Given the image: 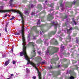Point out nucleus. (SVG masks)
<instances>
[{"label":"nucleus","instance_id":"f257e3e1","mask_svg":"<svg viewBox=\"0 0 79 79\" xmlns=\"http://www.w3.org/2000/svg\"><path fill=\"white\" fill-rule=\"evenodd\" d=\"M10 11H13L14 12H16L17 13H19V14L20 16L21 17L22 27V30L21 31L22 33L23 42H25V38L24 35V20L23 19V14L18 10H15L13 9L11 10H0V13H6V12H10Z\"/></svg>","mask_w":79,"mask_h":79},{"label":"nucleus","instance_id":"f03ea898","mask_svg":"<svg viewBox=\"0 0 79 79\" xmlns=\"http://www.w3.org/2000/svg\"><path fill=\"white\" fill-rule=\"evenodd\" d=\"M25 58L26 60L28 61L27 64H29V63H30L31 65H32V66H33V67H34L35 68V69H36L37 71H38V75L39 76V79H42L41 78V74H40V73L39 72V71L38 70V68H37V67H36V64H34V63L33 62H30V60H30V59L29 58L28 56Z\"/></svg>","mask_w":79,"mask_h":79},{"label":"nucleus","instance_id":"7ed1b4c3","mask_svg":"<svg viewBox=\"0 0 79 79\" xmlns=\"http://www.w3.org/2000/svg\"><path fill=\"white\" fill-rule=\"evenodd\" d=\"M20 55L21 56H23V55H24L25 58L28 56H27V53H26V46H25V45H23V51L20 52Z\"/></svg>","mask_w":79,"mask_h":79},{"label":"nucleus","instance_id":"20e7f679","mask_svg":"<svg viewBox=\"0 0 79 79\" xmlns=\"http://www.w3.org/2000/svg\"><path fill=\"white\" fill-rule=\"evenodd\" d=\"M10 61L9 60H8L7 61H6L4 64L5 66H7V65L9 64V63H10Z\"/></svg>","mask_w":79,"mask_h":79},{"label":"nucleus","instance_id":"39448f33","mask_svg":"<svg viewBox=\"0 0 79 79\" xmlns=\"http://www.w3.org/2000/svg\"><path fill=\"white\" fill-rule=\"evenodd\" d=\"M73 30L72 27H71L69 29H68L67 30V32L68 33L69 32H70V31H71V30Z\"/></svg>","mask_w":79,"mask_h":79},{"label":"nucleus","instance_id":"423d86ee","mask_svg":"<svg viewBox=\"0 0 79 79\" xmlns=\"http://www.w3.org/2000/svg\"><path fill=\"white\" fill-rule=\"evenodd\" d=\"M21 33V32H20L19 33H15V35H19Z\"/></svg>","mask_w":79,"mask_h":79},{"label":"nucleus","instance_id":"0eeeda50","mask_svg":"<svg viewBox=\"0 0 79 79\" xmlns=\"http://www.w3.org/2000/svg\"><path fill=\"white\" fill-rule=\"evenodd\" d=\"M26 70H27V73H30L29 69L28 68H27L26 69Z\"/></svg>","mask_w":79,"mask_h":79},{"label":"nucleus","instance_id":"6e6552de","mask_svg":"<svg viewBox=\"0 0 79 79\" xmlns=\"http://www.w3.org/2000/svg\"><path fill=\"white\" fill-rule=\"evenodd\" d=\"M12 63L13 64H16V61L15 60H13Z\"/></svg>","mask_w":79,"mask_h":79},{"label":"nucleus","instance_id":"1a4fd4ad","mask_svg":"<svg viewBox=\"0 0 79 79\" xmlns=\"http://www.w3.org/2000/svg\"><path fill=\"white\" fill-rule=\"evenodd\" d=\"M35 49H34V50H33V51H32V52L33 53H34V55H35V54H36V53H35Z\"/></svg>","mask_w":79,"mask_h":79},{"label":"nucleus","instance_id":"9d476101","mask_svg":"<svg viewBox=\"0 0 79 79\" xmlns=\"http://www.w3.org/2000/svg\"><path fill=\"white\" fill-rule=\"evenodd\" d=\"M14 19H15V17H12V18L10 19V20H13Z\"/></svg>","mask_w":79,"mask_h":79},{"label":"nucleus","instance_id":"9b49d317","mask_svg":"<svg viewBox=\"0 0 79 79\" xmlns=\"http://www.w3.org/2000/svg\"><path fill=\"white\" fill-rule=\"evenodd\" d=\"M37 24H40V20H39L37 23Z\"/></svg>","mask_w":79,"mask_h":79},{"label":"nucleus","instance_id":"f8f14e48","mask_svg":"<svg viewBox=\"0 0 79 79\" xmlns=\"http://www.w3.org/2000/svg\"><path fill=\"white\" fill-rule=\"evenodd\" d=\"M3 8V7L2 6H0V10H2Z\"/></svg>","mask_w":79,"mask_h":79},{"label":"nucleus","instance_id":"ddd939ff","mask_svg":"<svg viewBox=\"0 0 79 79\" xmlns=\"http://www.w3.org/2000/svg\"><path fill=\"white\" fill-rule=\"evenodd\" d=\"M5 31L6 32H8V31H7V29L6 28V27L5 28Z\"/></svg>","mask_w":79,"mask_h":79},{"label":"nucleus","instance_id":"4468645a","mask_svg":"<svg viewBox=\"0 0 79 79\" xmlns=\"http://www.w3.org/2000/svg\"><path fill=\"white\" fill-rule=\"evenodd\" d=\"M70 79H74V77H73L71 76L70 77Z\"/></svg>","mask_w":79,"mask_h":79},{"label":"nucleus","instance_id":"2eb2a0df","mask_svg":"<svg viewBox=\"0 0 79 79\" xmlns=\"http://www.w3.org/2000/svg\"><path fill=\"white\" fill-rule=\"evenodd\" d=\"M34 43H31V44H32L33 46V47H34Z\"/></svg>","mask_w":79,"mask_h":79},{"label":"nucleus","instance_id":"dca6fc26","mask_svg":"<svg viewBox=\"0 0 79 79\" xmlns=\"http://www.w3.org/2000/svg\"><path fill=\"white\" fill-rule=\"evenodd\" d=\"M55 44L56 45H57V44H58V42H57V41H56Z\"/></svg>","mask_w":79,"mask_h":79},{"label":"nucleus","instance_id":"f3484780","mask_svg":"<svg viewBox=\"0 0 79 79\" xmlns=\"http://www.w3.org/2000/svg\"><path fill=\"white\" fill-rule=\"evenodd\" d=\"M61 48H64V46H63V45L61 44Z\"/></svg>","mask_w":79,"mask_h":79},{"label":"nucleus","instance_id":"a211bd4d","mask_svg":"<svg viewBox=\"0 0 79 79\" xmlns=\"http://www.w3.org/2000/svg\"><path fill=\"white\" fill-rule=\"evenodd\" d=\"M36 28V27H35V26L33 27V29H35Z\"/></svg>","mask_w":79,"mask_h":79},{"label":"nucleus","instance_id":"6ab92c4d","mask_svg":"<svg viewBox=\"0 0 79 79\" xmlns=\"http://www.w3.org/2000/svg\"><path fill=\"white\" fill-rule=\"evenodd\" d=\"M55 49H56V50H58V48H56Z\"/></svg>","mask_w":79,"mask_h":79},{"label":"nucleus","instance_id":"aec40b11","mask_svg":"<svg viewBox=\"0 0 79 79\" xmlns=\"http://www.w3.org/2000/svg\"><path fill=\"white\" fill-rule=\"evenodd\" d=\"M36 78V77H33V79H35Z\"/></svg>","mask_w":79,"mask_h":79},{"label":"nucleus","instance_id":"412c9836","mask_svg":"<svg viewBox=\"0 0 79 79\" xmlns=\"http://www.w3.org/2000/svg\"><path fill=\"white\" fill-rule=\"evenodd\" d=\"M8 16V15H7V14H6V15H5V17H4V18H6V16Z\"/></svg>","mask_w":79,"mask_h":79},{"label":"nucleus","instance_id":"4be33fe9","mask_svg":"<svg viewBox=\"0 0 79 79\" xmlns=\"http://www.w3.org/2000/svg\"><path fill=\"white\" fill-rule=\"evenodd\" d=\"M11 76H14V75H13V74H11Z\"/></svg>","mask_w":79,"mask_h":79},{"label":"nucleus","instance_id":"5701e85b","mask_svg":"<svg viewBox=\"0 0 79 79\" xmlns=\"http://www.w3.org/2000/svg\"><path fill=\"white\" fill-rule=\"evenodd\" d=\"M38 53H39V54H40L41 52H38Z\"/></svg>","mask_w":79,"mask_h":79},{"label":"nucleus","instance_id":"b1692460","mask_svg":"<svg viewBox=\"0 0 79 79\" xmlns=\"http://www.w3.org/2000/svg\"><path fill=\"white\" fill-rule=\"evenodd\" d=\"M8 24H9V23H6V26H7V25H8Z\"/></svg>","mask_w":79,"mask_h":79},{"label":"nucleus","instance_id":"393cba45","mask_svg":"<svg viewBox=\"0 0 79 79\" xmlns=\"http://www.w3.org/2000/svg\"><path fill=\"white\" fill-rule=\"evenodd\" d=\"M34 56H32L31 57V58H34Z\"/></svg>","mask_w":79,"mask_h":79},{"label":"nucleus","instance_id":"a878e982","mask_svg":"<svg viewBox=\"0 0 79 79\" xmlns=\"http://www.w3.org/2000/svg\"><path fill=\"white\" fill-rule=\"evenodd\" d=\"M13 2V0H10V2Z\"/></svg>","mask_w":79,"mask_h":79},{"label":"nucleus","instance_id":"bb28decb","mask_svg":"<svg viewBox=\"0 0 79 79\" xmlns=\"http://www.w3.org/2000/svg\"><path fill=\"white\" fill-rule=\"evenodd\" d=\"M25 13L26 14L27 13V11H25Z\"/></svg>","mask_w":79,"mask_h":79},{"label":"nucleus","instance_id":"cd10ccee","mask_svg":"<svg viewBox=\"0 0 79 79\" xmlns=\"http://www.w3.org/2000/svg\"><path fill=\"white\" fill-rule=\"evenodd\" d=\"M9 77L10 79H11V78H12V77H11V76L10 77Z\"/></svg>","mask_w":79,"mask_h":79},{"label":"nucleus","instance_id":"c85d7f7f","mask_svg":"<svg viewBox=\"0 0 79 79\" xmlns=\"http://www.w3.org/2000/svg\"><path fill=\"white\" fill-rule=\"evenodd\" d=\"M37 58H40V57H37Z\"/></svg>","mask_w":79,"mask_h":79},{"label":"nucleus","instance_id":"c756f323","mask_svg":"<svg viewBox=\"0 0 79 79\" xmlns=\"http://www.w3.org/2000/svg\"><path fill=\"white\" fill-rule=\"evenodd\" d=\"M11 51H12V52H13V49H12Z\"/></svg>","mask_w":79,"mask_h":79},{"label":"nucleus","instance_id":"7c9ffc66","mask_svg":"<svg viewBox=\"0 0 79 79\" xmlns=\"http://www.w3.org/2000/svg\"><path fill=\"white\" fill-rule=\"evenodd\" d=\"M47 54H48V55H49V54H49V52H48V53H47Z\"/></svg>","mask_w":79,"mask_h":79},{"label":"nucleus","instance_id":"2f4dec72","mask_svg":"<svg viewBox=\"0 0 79 79\" xmlns=\"http://www.w3.org/2000/svg\"><path fill=\"white\" fill-rule=\"evenodd\" d=\"M0 36H1V33H0Z\"/></svg>","mask_w":79,"mask_h":79},{"label":"nucleus","instance_id":"473e14b6","mask_svg":"<svg viewBox=\"0 0 79 79\" xmlns=\"http://www.w3.org/2000/svg\"><path fill=\"white\" fill-rule=\"evenodd\" d=\"M9 17H10V15H9Z\"/></svg>","mask_w":79,"mask_h":79},{"label":"nucleus","instance_id":"72a5a7b5","mask_svg":"<svg viewBox=\"0 0 79 79\" xmlns=\"http://www.w3.org/2000/svg\"><path fill=\"white\" fill-rule=\"evenodd\" d=\"M19 21H21V19L19 20Z\"/></svg>","mask_w":79,"mask_h":79},{"label":"nucleus","instance_id":"f704fd0d","mask_svg":"<svg viewBox=\"0 0 79 79\" xmlns=\"http://www.w3.org/2000/svg\"><path fill=\"white\" fill-rule=\"evenodd\" d=\"M56 52H57V51H56V52H55V53H56Z\"/></svg>","mask_w":79,"mask_h":79},{"label":"nucleus","instance_id":"c9c22d12","mask_svg":"<svg viewBox=\"0 0 79 79\" xmlns=\"http://www.w3.org/2000/svg\"><path fill=\"white\" fill-rule=\"evenodd\" d=\"M31 15H33V13H32L31 14Z\"/></svg>","mask_w":79,"mask_h":79},{"label":"nucleus","instance_id":"e433bc0d","mask_svg":"<svg viewBox=\"0 0 79 79\" xmlns=\"http://www.w3.org/2000/svg\"><path fill=\"white\" fill-rule=\"evenodd\" d=\"M7 79H10L9 78H8Z\"/></svg>","mask_w":79,"mask_h":79},{"label":"nucleus","instance_id":"4c0bfd02","mask_svg":"<svg viewBox=\"0 0 79 79\" xmlns=\"http://www.w3.org/2000/svg\"><path fill=\"white\" fill-rule=\"evenodd\" d=\"M53 23L54 24L55 22H53Z\"/></svg>","mask_w":79,"mask_h":79},{"label":"nucleus","instance_id":"58836bf2","mask_svg":"<svg viewBox=\"0 0 79 79\" xmlns=\"http://www.w3.org/2000/svg\"><path fill=\"white\" fill-rule=\"evenodd\" d=\"M45 2H47V1H46Z\"/></svg>","mask_w":79,"mask_h":79},{"label":"nucleus","instance_id":"ea45409f","mask_svg":"<svg viewBox=\"0 0 79 79\" xmlns=\"http://www.w3.org/2000/svg\"><path fill=\"white\" fill-rule=\"evenodd\" d=\"M58 67H60V65L58 66Z\"/></svg>","mask_w":79,"mask_h":79},{"label":"nucleus","instance_id":"a19ab883","mask_svg":"<svg viewBox=\"0 0 79 79\" xmlns=\"http://www.w3.org/2000/svg\"><path fill=\"white\" fill-rule=\"evenodd\" d=\"M54 34H55V32H54Z\"/></svg>","mask_w":79,"mask_h":79},{"label":"nucleus","instance_id":"79ce46f5","mask_svg":"<svg viewBox=\"0 0 79 79\" xmlns=\"http://www.w3.org/2000/svg\"><path fill=\"white\" fill-rule=\"evenodd\" d=\"M70 39H71V38L70 37Z\"/></svg>","mask_w":79,"mask_h":79},{"label":"nucleus","instance_id":"37998d69","mask_svg":"<svg viewBox=\"0 0 79 79\" xmlns=\"http://www.w3.org/2000/svg\"><path fill=\"white\" fill-rule=\"evenodd\" d=\"M74 23H75V22H74Z\"/></svg>","mask_w":79,"mask_h":79},{"label":"nucleus","instance_id":"c03bdc74","mask_svg":"<svg viewBox=\"0 0 79 79\" xmlns=\"http://www.w3.org/2000/svg\"><path fill=\"white\" fill-rule=\"evenodd\" d=\"M78 50H79V49H78Z\"/></svg>","mask_w":79,"mask_h":79}]
</instances>
